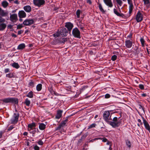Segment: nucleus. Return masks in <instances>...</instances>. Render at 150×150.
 I'll return each mask as SVG.
<instances>
[{
  "mask_svg": "<svg viewBox=\"0 0 150 150\" xmlns=\"http://www.w3.org/2000/svg\"><path fill=\"white\" fill-rule=\"evenodd\" d=\"M140 41L141 42L142 46V47H144L146 44L145 40L143 38H141L140 39Z\"/></svg>",
  "mask_w": 150,
  "mask_h": 150,
  "instance_id": "obj_30",
  "label": "nucleus"
},
{
  "mask_svg": "<svg viewBox=\"0 0 150 150\" xmlns=\"http://www.w3.org/2000/svg\"><path fill=\"white\" fill-rule=\"evenodd\" d=\"M11 65L12 67L16 69H18L20 67V66L17 63L14 62Z\"/></svg>",
  "mask_w": 150,
  "mask_h": 150,
  "instance_id": "obj_31",
  "label": "nucleus"
},
{
  "mask_svg": "<svg viewBox=\"0 0 150 150\" xmlns=\"http://www.w3.org/2000/svg\"><path fill=\"white\" fill-rule=\"evenodd\" d=\"M96 125V124L95 123H93L92 124L90 125V126H88V129H91L92 128L95 127Z\"/></svg>",
  "mask_w": 150,
  "mask_h": 150,
  "instance_id": "obj_41",
  "label": "nucleus"
},
{
  "mask_svg": "<svg viewBox=\"0 0 150 150\" xmlns=\"http://www.w3.org/2000/svg\"><path fill=\"white\" fill-rule=\"evenodd\" d=\"M10 102L14 104H17L18 103V98H10Z\"/></svg>",
  "mask_w": 150,
  "mask_h": 150,
  "instance_id": "obj_18",
  "label": "nucleus"
},
{
  "mask_svg": "<svg viewBox=\"0 0 150 150\" xmlns=\"http://www.w3.org/2000/svg\"><path fill=\"white\" fill-rule=\"evenodd\" d=\"M68 121L67 118L65 120L62 121L61 123L60 124L61 125L62 127H64V126H66V124Z\"/></svg>",
  "mask_w": 150,
  "mask_h": 150,
  "instance_id": "obj_29",
  "label": "nucleus"
},
{
  "mask_svg": "<svg viewBox=\"0 0 150 150\" xmlns=\"http://www.w3.org/2000/svg\"><path fill=\"white\" fill-rule=\"evenodd\" d=\"M117 58V56L115 55H114L111 57V60L113 61L115 60Z\"/></svg>",
  "mask_w": 150,
  "mask_h": 150,
  "instance_id": "obj_43",
  "label": "nucleus"
},
{
  "mask_svg": "<svg viewBox=\"0 0 150 150\" xmlns=\"http://www.w3.org/2000/svg\"><path fill=\"white\" fill-rule=\"evenodd\" d=\"M72 34L75 38H80V32L77 28H74L72 31Z\"/></svg>",
  "mask_w": 150,
  "mask_h": 150,
  "instance_id": "obj_5",
  "label": "nucleus"
},
{
  "mask_svg": "<svg viewBox=\"0 0 150 150\" xmlns=\"http://www.w3.org/2000/svg\"><path fill=\"white\" fill-rule=\"evenodd\" d=\"M36 126V123L34 122L29 124L28 125V130L30 134H32L33 137L34 136V135L36 132H39L38 128H35Z\"/></svg>",
  "mask_w": 150,
  "mask_h": 150,
  "instance_id": "obj_1",
  "label": "nucleus"
},
{
  "mask_svg": "<svg viewBox=\"0 0 150 150\" xmlns=\"http://www.w3.org/2000/svg\"><path fill=\"white\" fill-rule=\"evenodd\" d=\"M114 13L117 16L122 17L124 15L122 13H120L117 12L116 9L114 8L113 10Z\"/></svg>",
  "mask_w": 150,
  "mask_h": 150,
  "instance_id": "obj_27",
  "label": "nucleus"
},
{
  "mask_svg": "<svg viewBox=\"0 0 150 150\" xmlns=\"http://www.w3.org/2000/svg\"><path fill=\"white\" fill-rule=\"evenodd\" d=\"M10 98H8L4 99L2 100L3 102L5 103H8L10 102Z\"/></svg>",
  "mask_w": 150,
  "mask_h": 150,
  "instance_id": "obj_36",
  "label": "nucleus"
},
{
  "mask_svg": "<svg viewBox=\"0 0 150 150\" xmlns=\"http://www.w3.org/2000/svg\"><path fill=\"white\" fill-rule=\"evenodd\" d=\"M37 143L39 145L41 146L43 145L44 143L43 142L41 139L39 140Z\"/></svg>",
  "mask_w": 150,
  "mask_h": 150,
  "instance_id": "obj_42",
  "label": "nucleus"
},
{
  "mask_svg": "<svg viewBox=\"0 0 150 150\" xmlns=\"http://www.w3.org/2000/svg\"><path fill=\"white\" fill-rule=\"evenodd\" d=\"M23 30H22L18 31V34L20 35V34H21L22 33H23Z\"/></svg>",
  "mask_w": 150,
  "mask_h": 150,
  "instance_id": "obj_56",
  "label": "nucleus"
},
{
  "mask_svg": "<svg viewBox=\"0 0 150 150\" xmlns=\"http://www.w3.org/2000/svg\"><path fill=\"white\" fill-rule=\"evenodd\" d=\"M5 21V19L2 18L1 16H0V23H4Z\"/></svg>",
  "mask_w": 150,
  "mask_h": 150,
  "instance_id": "obj_45",
  "label": "nucleus"
},
{
  "mask_svg": "<svg viewBox=\"0 0 150 150\" xmlns=\"http://www.w3.org/2000/svg\"><path fill=\"white\" fill-rule=\"evenodd\" d=\"M7 13L0 8V16H4L7 15Z\"/></svg>",
  "mask_w": 150,
  "mask_h": 150,
  "instance_id": "obj_23",
  "label": "nucleus"
},
{
  "mask_svg": "<svg viewBox=\"0 0 150 150\" xmlns=\"http://www.w3.org/2000/svg\"><path fill=\"white\" fill-rule=\"evenodd\" d=\"M12 36L13 37H14L15 38H16V37H17V35L14 34V33H13L12 34Z\"/></svg>",
  "mask_w": 150,
  "mask_h": 150,
  "instance_id": "obj_62",
  "label": "nucleus"
},
{
  "mask_svg": "<svg viewBox=\"0 0 150 150\" xmlns=\"http://www.w3.org/2000/svg\"><path fill=\"white\" fill-rule=\"evenodd\" d=\"M4 72L5 73H7L9 72V69L8 68L4 70Z\"/></svg>",
  "mask_w": 150,
  "mask_h": 150,
  "instance_id": "obj_55",
  "label": "nucleus"
},
{
  "mask_svg": "<svg viewBox=\"0 0 150 150\" xmlns=\"http://www.w3.org/2000/svg\"><path fill=\"white\" fill-rule=\"evenodd\" d=\"M68 31L65 28H63L58 30L54 34H53V36L55 38L59 36L62 37H65L67 36Z\"/></svg>",
  "mask_w": 150,
  "mask_h": 150,
  "instance_id": "obj_2",
  "label": "nucleus"
},
{
  "mask_svg": "<svg viewBox=\"0 0 150 150\" xmlns=\"http://www.w3.org/2000/svg\"><path fill=\"white\" fill-rule=\"evenodd\" d=\"M65 26L69 31H71L74 27L73 24L70 22H67L65 23Z\"/></svg>",
  "mask_w": 150,
  "mask_h": 150,
  "instance_id": "obj_14",
  "label": "nucleus"
},
{
  "mask_svg": "<svg viewBox=\"0 0 150 150\" xmlns=\"http://www.w3.org/2000/svg\"><path fill=\"white\" fill-rule=\"evenodd\" d=\"M4 133V132L2 131H0V138H1L3 134Z\"/></svg>",
  "mask_w": 150,
  "mask_h": 150,
  "instance_id": "obj_58",
  "label": "nucleus"
},
{
  "mask_svg": "<svg viewBox=\"0 0 150 150\" xmlns=\"http://www.w3.org/2000/svg\"><path fill=\"white\" fill-rule=\"evenodd\" d=\"M87 2L89 4H92V2L90 0H88L87 1Z\"/></svg>",
  "mask_w": 150,
  "mask_h": 150,
  "instance_id": "obj_59",
  "label": "nucleus"
},
{
  "mask_svg": "<svg viewBox=\"0 0 150 150\" xmlns=\"http://www.w3.org/2000/svg\"><path fill=\"white\" fill-rule=\"evenodd\" d=\"M24 104L26 106H29L30 104V101L28 98H26L24 102Z\"/></svg>",
  "mask_w": 150,
  "mask_h": 150,
  "instance_id": "obj_28",
  "label": "nucleus"
},
{
  "mask_svg": "<svg viewBox=\"0 0 150 150\" xmlns=\"http://www.w3.org/2000/svg\"><path fill=\"white\" fill-rule=\"evenodd\" d=\"M110 97V95L108 93H107L105 95V98H108Z\"/></svg>",
  "mask_w": 150,
  "mask_h": 150,
  "instance_id": "obj_49",
  "label": "nucleus"
},
{
  "mask_svg": "<svg viewBox=\"0 0 150 150\" xmlns=\"http://www.w3.org/2000/svg\"><path fill=\"white\" fill-rule=\"evenodd\" d=\"M27 97L29 98H32L33 97L34 94L32 91H30L28 94L26 96Z\"/></svg>",
  "mask_w": 150,
  "mask_h": 150,
  "instance_id": "obj_26",
  "label": "nucleus"
},
{
  "mask_svg": "<svg viewBox=\"0 0 150 150\" xmlns=\"http://www.w3.org/2000/svg\"><path fill=\"white\" fill-rule=\"evenodd\" d=\"M39 128L41 130H43L46 128V125L43 123H40L39 124Z\"/></svg>",
  "mask_w": 150,
  "mask_h": 150,
  "instance_id": "obj_21",
  "label": "nucleus"
},
{
  "mask_svg": "<svg viewBox=\"0 0 150 150\" xmlns=\"http://www.w3.org/2000/svg\"><path fill=\"white\" fill-rule=\"evenodd\" d=\"M126 145L129 148L131 147V144L129 140H127L126 141Z\"/></svg>",
  "mask_w": 150,
  "mask_h": 150,
  "instance_id": "obj_39",
  "label": "nucleus"
},
{
  "mask_svg": "<svg viewBox=\"0 0 150 150\" xmlns=\"http://www.w3.org/2000/svg\"><path fill=\"white\" fill-rule=\"evenodd\" d=\"M142 119L143 121V123L144 125L145 129L148 130L150 133V126L148 122L145 119L144 117H142Z\"/></svg>",
  "mask_w": 150,
  "mask_h": 150,
  "instance_id": "obj_10",
  "label": "nucleus"
},
{
  "mask_svg": "<svg viewBox=\"0 0 150 150\" xmlns=\"http://www.w3.org/2000/svg\"><path fill=\"white\" fill-rule=\"evenodd\" d=\"M14 3L16 4H19V2H18V1L17 0H16L14 1Z\"/></svg>",
  "mask_w": 150,
  "mask_h": 150,
  "instance_id": "obj_60",
  "label": "nucleus"
},
{
  "mask_svg": "<svg viewBox=\"0 0 150 150\" xmlns=\"http://www.w3.org/2000/svg\"><path fill=\"white\" fill-rule=\"evenodd\" d=\"M13 75L12 74H6V77H8V78H12L13 77Z\"/></svg>",
  "mask_w": 150,
  "mask_h": 150,
  "instance_id": "obj_51",
  "label": "nucleus"
},
{
  "mask_svg": "<svg viewBox=\"0 0 150 150\" xmlns=\"http://www.w3.org/2000/svg\"><path fill=\"white\" fill-rule=\"evenodd\" d=\"M144 4L146 6L149 5L150 2V0H143Z\"/></svg>",
  "mask_w": 150,
  "mask_h": 150,
  "instance_id": "obj_38",
  "label": "nucleus"
},
{
  "mask_svg": "<svg viewBox=\"0 0 150 150\" xmlns=\"http://www.w3.org/2000/svg\"><path fill=\"white\" fill-rule=\"evenodd\" d=\"M35 83V81H33V80H31V81H30V82H29L28 85L30 87H33L34 86Z\"/></svg>",
  "mask_w": 150,
  "mask_h": 150,
  "instance_id": "obj_34",
  "label": "nucleus"
},
{
  "mask_svg": "<svg viewBox=\"0 0 150 150\" xmlns=\"http://www.w3.org/2000/svg\"><path fill=\"white\" fill-rule=\"evenodd\" d=\"M117 4L120 6H121L123 2L121 0H116Z\"/></svg>",
  "mask_w": 150,
  "mask_h": 150,
  "instance_id": "obj_37",
  "label": "nucleus"
},
{
  "mask_svg": "<svg viewBox=\"0 0 150 150\" xmlns=\"http://www.w3.org/2000/svg\"><path fill=\"white\" fill-rule=\"evenodd\" d=\"M18 15L19 18H22L25 17L26 14L24 11L21 10L19 11Z\"/></svg>",
  "mask_w": 150,
  "mask_h": 150,
  "instance_id": "obj_15",
  "label": "nucleus"
},
{
  "mask_svg": "<svg viewBox=\"0 0 150 150\" xmlns=\"http://www.w3.org/2000/svg\"><path fill=\"white\" fill-rule=\"evenodd\" d=\"M34 149L35 150H40L39 147L37 145H36L34 146Z\"/></svg>",
  "mask_w": 150,
  "mask_h": 150,
  "instance_id": "obj_52",
  "label": "nucleus"
},
{
  "mask_svg": "<svg viewBox=\"0 0 150 150\" xmlns=\"http://www.w3.org/2000/svg\"><path fill=\"white\" fill-rule=\"evenodd\" d=\"M33 2L35 6L38 7L43 5L45 3L44 0H33Z\"/></svg>",
  "mask_w": 150,
  "mask_h": 150,
  "instance_id": "obj_6",
  "label": "nucleus"
},
{
  "mask_svg": "<svg viewBox=\"0 0 150 150\" xmlns=\"http://www.w3.org/2000/svg\"><path fill=\"white\" fill-rule=\"evenodd\" d=\"M13 26V25H8L7 28L8 29H11L12 28Z\"/></svg>",
  "mask_w": 150,
  "mask_h": 150,
  "instance_id": "obj_54",
  "label": "nucleus"
},
{
  "mask_svg": "<svg viewBox=\"0 0 150 150\" xmlns=\"http://www.w3.org/2000/svg\"><path fill=\"white\" fill-rule=\"evenodd\" d=\"M61 39H62V40L60 41V42L61 43H64V42L66 41V39L65 38H60Z\"/></svg>",
  "mask_w": 150,
  "mask_h": 150,
  "instance_id": "obj_47",
  "label": "nucleus"
},
{
  "mask_svg": "<svg viewBox=\"0 0 150 150\" xmlns=\"http://www.w3.org/2000/svg\"><path fill=\"white\" fill-rule=\"evenodd\" d=\"M6 25L5 23H2L0 24V31H2L5 29Z\"/></svg>",
  "mask_w": 150,
  "mask_h": 150,
  "instance_id": "obj_24",
  "label": "nucleus"
},
{
  "mask_svg": "<svg viewBox=\"0 0 150 150\" xmlns=\"http://www.w3.org/2000/svg\"><path fill=\"white\" fill-rule=\"evenodd\" d=\"M98 7L100 11L103 13H104L105 11L103 9L101 4L100 3H98Z\"/></svg>",
  "mask_w": 150,
  "mask_h": 150,
  "instance_id": "obj_33",
  "label": "nucleus"
},
{
  "mask_svg": "<svg viewBox=\"0 0 150 150\" xmlns=\"http://www.w3.org/2000/svg\"><path fill=\"white\" fill-rule=\"evenodd\" d=\"M28 134V132H25L23 133V135L24 136H27Z\"/></svg>",
  "mask_w": 150,
  "mask_h": 150,
  "instance_id": "obj_63",
  "label": "nucleus"
},
{
  "mask_svg": "<svg viewBox=\"0 0 150 150\" xmlns=\"http://www.w3.org/2000/svg\"><path fill=\"white\" fill-rule=\"evenodd\" d=\"M128 4H129V16H131V14L132 13L133 5L132 3V0H127Z\"/></svg>",
  "mask_w": 150,
  "mask_h": 150,
  "instance_id": "obj_9",
  "label": "nucleus"
},
{
  "mask_svg": "<svg viewBox=\"0 0 150 150\" xmlns=\"http://www.w3.org/2000/svg\"><path fill=\"white\" fill-rule=\"evenodd\" d=\"M125 42V45L127 47L129 48L132 46L133 44L132 40H127Z\"/></svg>",
  "mask_w": 150,
  "mask_h": 150,
  "instance_id": "obj_12",
  "label": "nucleus"
},
{
  "mask_svg": "<svg viewBox=\"0 0 150 150\" xmlns=\"http://www.w3.org/2000/svg\"><path fill=\"white\" fill-rule=\"evenodd\" d=\"M23 9L27 13H29L31 11V8L30 6L27 5L24 6Z\"/></svg>",
  "mask_w": 150,
  "mask_h": 150,
  "instance_id": "obj_19",
  "label": "nucleus"
},
{
  "mask_svg": "<svg viewBox=\"0 0 150 150\" xmlns=\"http://www.w3.org/2000/svg\"><path fill=\"white\" fill-rule=\"evenodd\" d=\"M87 134H85L83 135L82 136L81 138V139H85L87 136Z\"/></svg>",
  "mask_w": 150,
  "mask_h": 150,
  "instance_id": "obj_53",
  "label": "nucleus"
},
{
  "mask_svg": "<svg viewBox=\"0 0 150 150\" xmlns=\"http://www.w3.org/2000/svg\"><path fill=\"white\" fill-rule=\"evenodd\" d=\"M132 34L130 33L127 36V40H132Z\"/></svg>",
  "mask_w": 150,
  "mask_h": 150,
  "instance_id": "obj_44",
  "label": "nucleus"
},
{
  "mask_svg": "<svg viewBox=\"0 0 150 150\" xmlns=\"http://www.w3.org/2000/svg\"><path fill=\"white\" fill-rule=\"evenodd\" d=\"M105 4L109 7H112L113 6L111 0H103Z\"/></svg>",
  "mask_w": 150,
  "mask_h": 150,
  "instance_id": "obj_16",
  "label": "nucleus"
},
{
  "mask_svg": "<svg viewBox=\"0 0 150 150\" xmlns=\"http://www.w3.org/2000/svg\"><path fill=\"white\" fill-rule=\"evenodd\" d=\"M10 21L13 22H16L18 20L17 15L16 14H13L10 15Z\"/></svg>",
  "mask_w": 150,
  "mask_h": 150,
  "instance_id": "obj_13",
  "label": "nucleus"
},
{
  "mask_svg": "<svg viewBox=\"0 0 150 150\" xmlns=\"http://www.w3.org/2000/svg\"><path fill=\"white\" fill-rule=\"evenodd\" d=\"M77 26L81 30H83V28L84 27L85 25V24L81 22H79L77 24Z\"/></svg>",
  "mask_w": 150,
  "mask_h": 150,
  "instance_id": "obj_22",
  "label": "nucleus"
},
{
  "mask_svg": "<svg viewBox=\"0 0 150 150\" xmlns=\"http://www.w3.org/2000/svg\"><path fill=\"white\" fill-rule=\"evenodd\" d=\"M19 115L18 113H14L12 117L10 120L11 123V124H16L17 123Z\"/></svg>",
  "mask_w": 150,
  "mask_h": 150,
  "instance_id": "obj_4",
  "label": "nucleus"
},
{
  "mask_svg": "<svg viewBox=\"0 0 150 150\" xmlns=\"http://www.w3.org/2000/svg\"><path fill=\"white\" fill-rule=\"evenodd\" d=\"M137 121L139 123H140V125H142L143 124V123L142 122L141 120L140 119H138L137 120Z\"/></svg>",
  "mask_w": 150,
  "mask_h": 150,
  "instance_id": "obj_57",
  "label": "nucleus"
},
{
  "mask_svg": "<svg viewBox=\"0 0 150 150\" xmlns=\"http://www.w3.org/2000/svg\"><path fill=\"white\" fill-rule=\"evenodd\" d=\"M107 140V139L106 138H104V139H103V141L104 142H106Z\"/></svg>",
  "mask_w": 150,
  "mask_h": 150,
  "instance_id": "obj_64",
  "label": "nucleus"
},
{
  "mask_svg": "<svg viewBox=\"0 0 150 150\" xmlns=\"http://www.w3.org/2000/svg\"><path fill=\"white\" fill-rule=\"evenodd\" d=\"M14 127H13V125H11L8 127L7 130L8 131H11L12 130Z\"/></svg>",
  "mask_w": 150,
  "mask_h": 150,
  "instance_id": "obj_48",
  "label": "nucleus"
},
{
  "mask_svg": "<svg viewBox=\"0 0 150 150\" xmlns=\"http://www.w3.org/2000/svg\"><path fill=\"white\" fill-rule=\"evenodd\" d=\"M42 88V84L40 83H39L36 86V90L38 91H40Z\"/></svg>",
  "mask_w": 150,
  "mask_h": 150,
  "instance_id": "obj_32",
  "label": "nucleus"
},
{
  "mask_svg": "<svg viewBox=\"0 0 150 150\" xmlns=\"http://www.w3.org/2000/svg\"><path fill=\"white\" fill-rule=\"evenodd\" d=\"M49 91L52 95H55L56 96L59 95V94L57 92H56L52 87H50L49 88Z\"/></svg>",
  "mask_w": 150,
  "mask_h": 150,
  "instance_id": "obj_20",
  "label": "nucleus"
},
{
  "mask_svg": "<svg viewBox=\"0 0 150 150\" xmlns=\"http://www.w3.org/2000/svg\"><path fill=\"white\" fill-rule=\"evenodd\" d=\"M8 5V3L6 1H3L2 2V5L4 8L7 7Z\"/></svg>",
  "mask_w": 150,
  "mask_h": 150,
  "instance_id": "obj_35",
  "label": "nucleus"
},
{
  "mask_svg": "<svg viewBox=\"0 0 150 150\" xmlns=\"http://www.w3.org/2000/svg\"><path fill=\"white\" fill-rule=\"evenodd\" d=\"M34 22V21L33 19H26L23 22V24L26 26H28L33 24Z\"/></svg>",
  "mask_w": 150,
  "mask_h": 150,
  "instance_id": "obj_8",
  "label": "nucleus"
},
{
  "mask_svg": "<svg viewBox=\"0 0 150 150\" xmlns=\"http://www.w3.org/2000/svg\"><path fill=\"white\" fill-rule=\"evenodd\" d=\"M110 115V113L109 111H104L103 114V117L104 120L108 123L109 121L108 120Z\"/></svg>",
  "mask_w": 150,
  "mask_h": 150,
  "instance_id": "obj_11",
  "label": "nucleus"
},
{
  "mask_svg": "<svg viewBox=\"0 0 150 150\" xmlns=\"http://www.w3.org/2000/svg\"><path fill=\"white\" fill-rule=\"evenodd\" d=\"M25 47V45L24 43H21L18 46L17 49L19 50H22Z\"/></svg>",
  "mask_w": 150,
  "mask_h": 150,
  "instance_id": "obj_25",
  "label": "nucleus"
},
{
  "mask_svg": "<svg viewBox=\"0 0 150 150\" xmlns=\"http://www.w3.org/2000/svg\"><path fill=\"white\" fill-rule=\"evenodd\" d=\"M141 95H142V96L143 97H145V96H146V94L145 93H143V94H142Z\"/></svg>",
  "mask_w": 150,
  "mask_h": 150,
  "instance_id": "obj_61",
  "label": "nucleus"
},
{
  "mask_svg": "<svg viewBox=\"0 0 150 150\" xmlns=\"http://www.w3.org/2000/svg\"><path fill=\"white\" fill-rule=\"evenodd\" d=\"M120 117H114L112 121H109L108 123L113 128H116L120 126L121 121L119 120Z\"/></svg>",
  "mask_w": 150,
  "mask_h": 150,
  "instance_id": "obj_3",
  "label": "nucleus"
},
{
  "mask_svg": "<svg viewBox=\"0 0 150 150\" xmlns=\"http://www.w3.org/2000/svg\"><path fill=\"white\" fill-rule=\"evenodd\" d=\"M80 13L81 11L79 10H78L76 11V13L77 18H80Z\"/></svg>",
  "mask_w": 150,
  "mask_h": 150,
  "instance_id": "obj_40",
  "label": "nucleus"
},
{
  "mask_svg": "<svg viewBox=\"0 0 150 150\" xmlns=\"http://www.w3.org/2000/svg\"><path fill=\"white\" fill-rule=\"evenodd\" d=\"M63 112V110H59L57 111V113L55 116V118L59 119H60L62 116V113Z\"/></svg>",
  "mask_w": 150,
  "mask_h": 150,
  "instance_id": "obj_17",
  "label": "nucleus"
},
{
  "mask_svg": "<svg viewBox=\"0 0 150 150\" xmlns=\"http://www.w3.org/2000/svg\"><path fill=\"white\" fill-rule=\"evenodd\" d=\"M139 87L141 90H144V87L143 84H140L139 85Z\"/></svg>",
  "mask_w": 150,
  "mask_h": 150,
  "instance_id": "obj_50",
  "label": "nucleus"
},
{
  "mask_svg": "<svg viewBox=\"0 0 150 150\" xmlns=\"http://www.w3.org/2000/svg\"><path fill=\"white\" fill-rule=\"evenodd\" d=\"M62 127L61 126V125L60 124H59V126L58 127L55 128V130L57 131L58 130H59L61 127Z\"/></svg>",
  "mask_w": 150,
  "mask_h": 150,
  "instance_id": "obj_46",
  "label": "nucleus"
},
{
  "mask_svg": "<svg viewBox=\"0 0 150 150\" xmlns=\"http://www.w3.org/2000/svg\"><path fill=\"white\" fill-rule=\"evenodd\" d=\"M135 19L137 22H139L142 21L143 19V15L139 11H138L136 16Z\"/></svg>",
  "mask_w": 150,
  "mask_h": 150,
  "instance_id": "obj_7",
  "label": "nucleus"
}]
</instances>
